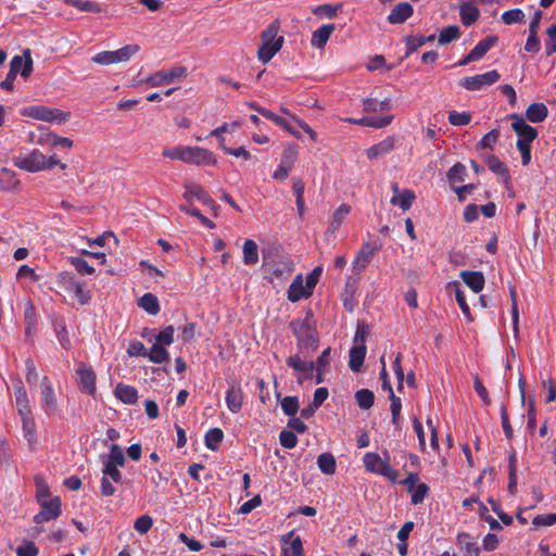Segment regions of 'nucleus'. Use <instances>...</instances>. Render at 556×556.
<instances>
[{"label": "nucleus", "instance_id": "nucleus-1", "mask_svg": "<svg viewBox=\"0 0 556 556\" xmlns=\"http://www.w3.org/2000/svg\"><path fill=\"white\" fill-rule=\"evenodd\" d=\"M278 33L279 23L275 21L261 35L262 45L258 48L257 56L264 64L268 63L283 46L285 38L279 36Z\"/></svg>", "mask_w": 556, "mask_h": 556}, {"label": "nucleus", "instance_id": "nucleus-2", "mask_svg": "<svg viewBox=\"0 0 556 556\" xmlns=\"http://www.w3.org/2000/svg\"><path fill=\"white\" fill-rule=\"evenodd\" d=\"M20 114L37 121L56 124L65 123L70 117V114L66 112L40 104L23 108L20 110Z\"/></svg>", "mask_w": 556, "mask_h": 556}, {"label": "nucleus", "instance_id": "nucleus-3", "mask_svg": "<svg viewBox=\"0 0 556 556\" xmlns=\"http://www.w3.org/2000/svg\"><path fill=\"white\" fill-rule=\"evenodd\" d=\"M363 464L367 471L382 476L395 483L397 480V471L393 469L388 459V453H386V458H382L379 454L374 452H368L363 457Z\"/></svg>", "mask_w": 556, "mask_h": 556}, {"label": "nucleus", "instance_id": "nucleus-4", "mask_svg": "<svg viewBox=\"0 0 556 556\" xmlns=\"http://www.w3.org/2000/svg\"><path fill=\"white\" fill-rule=\"evenodd\" d=\"M140 51L137 43H130L115 51H101L92 56V62L100 65H111L128 62Z\"/></svg>", "mask_w": 556, "mask_h": 556}, {"label": "nucleus", "instance_id": "nucleus-5", "mask_svg": "<svg viewBox=\"0 0 556 556\" xmlns=\"http://www.w3.org/2000/svg\"><path fill=\"white\" fill-rule=\"evenodd\" d=\"M291 328L296 337L298 346L302 349H316L318 334L316 329L307 320L296 319L291 323Z\"/></svg>", "mask_w": 556, "mask_h": 556}, {"label": "nucleus", "instance_id": "nucleus-6", "mask_svg": "<svg viewBox=\"0 0 556 556\" xmlns=\"http://www.w3.org/2000/svg\"><path fill=\"white\" fill-rule=\"evenodd\" d=\"M40 406L43 413L51 417L60 414L58 399L51 380L45 376L40 382Z\"/></svg>", "mask_w": 556, "mask_h": 556}, {"label": "nucleus", "instance_id": "nucleus-7", "mask_svg": "<svg viewBox=\"0 0 556 556\" xmlns=\"http://www.w3.org/2000/svg\"><path fill=\"white\" fill-rule=\"evenodd\" d=\"M45 154L38 149L21 153L14 157V165L29 173L45 170Z\"/></svg>", "mask_w": 556, "mask_h": 556}, {"label": "nucleus", "instance_id": "nucleus-8", "mask_svg": "<svg viewBox=\"0 0 556 556\" xmlns=\"http://www.w3.org/2000/svg\"><path fill=\"white\" fill-rule=\"evenodd\" d=\"M182 162L197 166L216 165L217 160L213 152L201 147L185 146Z\"/></svg>", "mask_w": 556, "mask_h": 556}, {"label": "nucleus", "instance_id": "nucleus-9", "mask_svg": "<svg viewBox=\"0 0 556 556\" xmlns=\"http://www.w3.org/2000/svg\"><path fill=\"white\" fill-rule=\"evenodd\" d=\"M500 78V73L496 70H493L480 75L465 77L462 79L459 85L467 90L478 91L495 84Z\"/></svg>", "mask_w": 556, "mask_h": 556}, {"label": "nucleus", "instance_id": "nucleus-10", "mask_svg": "<svg viewBox=\"0 0 556 556\" xmlns=\"http://www.w3.org/2000/svg\"><path fill=\"white\" fill-rule=\"evenodd\" d=\"M263 258L267 270L278 279L288 278L294 269L293 261L288 255H278L277 260L271 261L264 254Z\"/></svg>", "mask_w": 556, "mask_h": 556}, {"label": "nucleus", "instance_id": "nucleus-11", "mask_svg": "<svg viewBox=\"0 0 556 556\" xmlns=\"http://www.w3.org/2000/svg\"><path fill=\"white\" fill-rule=\"evenodd\" d=\"M187 75V70L184 66H175L167 71H159L151 74L144 83L150 87H160L163 85L172 84L177 79L185 77Z\"/></svg>", "mask_w": 556, "mask_h": 556}, {"label": "nucleus", "instance_id": "nucleus-12", "mask_svg": "<svg viewBox=\"0 0 556 556\" xmlns=\"http://www.w3.org/2000/svg\"><path fill=\"white\" fill-rule=\"evenodd\" d=\"M298 157V149L295 146H288L281 155L280 163L276 170L273 173V178L276 180L286 179L291 173L293 165Z\"/></svg>", "mask_w": 556, "mask_h": 556}, {"label": "nucleus", "instance_id": "nucleus-13", "mask_svg": "<svg viewBox=\"0 0 556 556\" xmlns=\"http://www.w3.org/2000/svg\"><path fill=\"white\" fill-rule=\"evenodd\" d=\"M40 511L35 515L36 523H43L56 519L61 514V501L59 497L39 500Z\"/></svg>", "mask_w": 556, "mask_h": 556}, {"label": "nucleus", "instance_id": "nucleus-14", "mask_svg": "<svg viewBox=\"0 0 556 556\" xmlns=\"http://www.w3.org/2000/svg\"><path fill=\"white\" fill-rule=\"evenodd\" d=\"M63 288L81 305L87 304L91 299L90 292L86 289L85 282L78 281L72 276L63 277Z\"/></svg>", "mask_w": 556, "mask_h": 556}, {"label": "nucleus", "instance_id": "nucleus-15", "mask_svg": "<svg viewBox=\"0 0 556 556\" xmlns=\"http://www.w3.org/2000/svg\"><path fill=\"white\" fill-rule=\"evenodd\" d=\"M227 383L226 405L231 413L237 414L240 412L243 404V390L240 381L236 379H230Z\"/></svg>", "mask_w": 556, "mask_h": 556}, {"label": "nucleus", "instance_id": "nucleus-16", "mask_svg": "<svg viewBox=\"0 0 556 556\" xmlns=\"http://www.w3.org/2000/svg\"><path fill=\"white\" fill-rule=\"evenodd\" d=\"M287 364L293 370L299 372V377L296 379L298 383L301 384L304 380L311 379L313 377V372L315 370L314 362H306L302 359L299 354H294L287 358Z\"/></svg>", "mask_w": 556, "mask_h": 556}, {"label": "nucleus", "instance_id": "nucleus-17", "mask_svg": "<svg viewBox=\"0 0 556 556\" xmlns=\"http://www.w3.org/2000/svg\"><path fill=\"white\" fill-rule=\"evenodd\" d=\"M76 375L81 390L93 395L96 392V374L91 366L79 363L76 367Z\"/></svg>", "mask_w": 556, "mask_h": 556}, {"label": "nucleus", "instance_id": "nucleus-18", "mask_svg": "<svg viewBox=\"0 0 556 556\" xmlns=\"http://www.w3.org/2000/svg\"><path fill=\"white\" fill-rule=\"evenodd\" d=\"M511 128L518 136V140L532 142L538 137L535 128L527 124L526 119L517 114H511Z\"/></svg>", "mask_w": 556, "mask_h": 556}, {"label": "nucleus", "instance_id": "nucleus-19", "mask_svg": "<svg viewBox=\"0 0 556 556\" xmlns=\"http://www.w3.org/2000/svg\"><path fill=\"white\" fill-rule=\"evenodd\" d=\"M33 71V60L30 50L26 49L23 55H15L10 62V72L17 75L18 73L23 77H28Z\"/></svg>", "mask_w": 556, "mask_h": 556}, {"label": "nucleus", "instance_id": "nucleus-20", "mask_svg": "<svg viewBox=\"0 0 556 556\" xmlns=\"http://www.w3.org/2000/svg\"><path fill=\"white\" fill-rule=\"evenodd\" d=\"M392 190L394 194L390 200L391 204L401 207L403 211H407L416 198L415 193L409 189L400 190L396 184L392 186Z\"/></svg>", "mask_w": 556, "mask_h": 556}, {"label": "nucleus", "instance_id": "nucleus-21", "mask_svg": "<svg viewBox=\"0 0 556 556\" xmlns=\"http://www.w3.org/2000/svg\"><path fill=\"white\" fill-rule=\"evenodd\" d=\"M395 143L396 138L394 136L387 137L377 144L370 147L366 151V155L369 160H375L380 156L387 155L395 148Z\"/></svg>", "mask_w": 556, "mask_h": 556}, {"label": "nucleus", "instance_id": "nucleus-22", "mask_svg": "<svg viewBox=\"0 0 556 556\" xmlns=\"http://www.w3.org/2000/svg\"><path fill=\"white\" fill-rule=\"evenodd\" d=\"M312 294V290L306 288V283H303L302 275H298L288 289V299L291 302H298L303 298H307Z\"/></svg>", "mask_w": 556, "mask_h": 556}, {"label": "nucleus", "instance_id": "nucleus-23", "mask_svg": "<svg viewBox=\"0 0 556 556\" xmlns=\"http://www.w3.org/2000/svg\"><path fill=\"white\" fill-rule=\"evenodd\" d=\"M457 545L463 556H479L480 554L477 542L469 533H459L457 535Z\"/></svg>", "mask_w": 556, "mask_h": 556}, {"label": "nucleus", "instance_id": "nucleus-24", "mask_svg": "<svg viewBox=\"0 0 556 556\" xmlns=\"http://www.w3.org/2000/svg\"><path fill=\"white\" fill-rule=\"evenodd\" d=\"M184 198L187 201L197 199L205 205H211L214 203L208 193L200 185L195 184H188L185 186Z\"/></svg>", "mask_w": 556, "mask_h": 556}, {"label": "nucleus", "instance_id": "nucleus-25", "mask_svg": "<svg viewBox=\"0 0 556 556\" xmlns=\"http://www.w3.org/2000/svg\"><path fill=\"white\" fill-rule=\"evenodd\" d=\"M413 7L408 2H401L396 4L388 16L390 24H401L409 18L413 14Z\"/></svg>", "mask_w": 556, "mask_h": 556}, {"label": "nucleus", "instance_id": "nucleus-26", "mask_svg": "<svg viewBox=\"0 0 556 556\" xmlns=\"http://www.w3.org/2000/svg\"><path fill=\"white\" fill-rule=\"evenodd\" d=\"M334 29V24H325L320 26L312 34L311 45L314 48L323 49Z\"/></svg>", "mask_w": 556, "mask_h": 556}, {"label": "nucleus", "instance_id": "nucleus-27", "mask_svg": "<svg viewBox=\"0 0 556 556\" xmlns=\"http://www.w3.org/2000/svg\"><path fill=\"white\" fill-rule=\"evenodd\" d=\"M393 119L392 115L386 116V117H362V118H345V122L350 124L366 126V127H372V128H383L388 126Z\"/></svg>", "mask_w": 556, "mask_h": 556}, {"label": "nucleus", "instance_id": "nucleus-28", "mask_svg": "<svg viewBox=\"0 0 556 556\" xmlns=\"http://www.w3.org/2000/svg\"><path fill=\"white\" fill-rule=\"evenodd\" d=\"M460 278L475 293H479L483 290L484 276L482 273L463 270L460 273Z\"/></svg>", "mask_w": 556, "mask_h": 556}, {"label": "nucleus", "instance_id": "nucleus-29", "mask_svg": "<svg viewBox=\"0 0 556 556\" xmlns=\"http://www.w3.org/2000/svg\"><path fill=\"white\" fill-rule=\"evenodd\" d=\"M114 394L121 402L128 405L135 404L138 400L137 389L124 383L116 386Z\"/></svg>", "mask_w": 556, "mask_h": 556}, {"label": "nucleus", "instance_id": "nucleus-30", "mask_svg": "<svg viewBox=\"0 0 556 556\" xmlns=\"http://www.w3.org/2000/svg\"><path fill=\"white\" fill-rule=\"evenodd\" d=\"M21 420H22L23 437L27 441L29 447L31 450H34L37 444V441H38L35 420L31 416L22 417Z\"/></svg>", "mask_w": 556, "mask_h": 556}, {"label": "nucleus", "instance_id": "nucleus-31", "mask_svg": "<svg viewBox=\"0 0 556 556\" xmlns=\"http://www.w3.org/2000/svg\"><path fill=\"white\" fill-rule=\"evenodd\" d=\"M366 355V346L365 344H356L350 351V362L349 366L352 371H359L363 366L364 359Z\"/></svg>", "mask_w": 556, "mask_h": 556}, {"label": "nucleus", "instance_id": "nucleus-32", "mask_svg": "<svg viewBox=\"0 0 556 556\" xmlns=\"http://www.w3.org/2000/svg\"><path fill=\"white\" fill-rule=\"evenodd\" d=\"M460 21L465 26L472 25L480 16L479 9L470 3H464L459 8Z\"/></svg>", "mask_w": 556, "mask_h": 556}, {"label": "nucleus", "instance_id": "nucleus-33", "mask_svg": "<svg viewBox=\"0 0 556 556\" xmlns=\"http://www.w3.org/2000/svg\"><path fill=\"white\" fill-rule=\"evenodd\" d=\"M243 263L245 265H255L258 262V248L255 241L247 239L242 248Z\"/></svg>", "mask_w": 556, "mask_h": 556}, {"label": "nucleus", "instance_id": "nucleus-34", "mask_svg": "<svg viewBox=\"0 0 556 556\" xmlns=\"http://www.w3.org/2000/svg\"><path fill=\"white\" fill-rule=\"evenodd\" d=\"M548 110L544 103H532L526 111V116L531 123H541L547 116Z\"/></svg>", "mask_w": 556, "mask_h": 556}, {"label": "nucleus", "instance_id": "nucleus-35", "mask_svg": "<svg viewBox=\"0 0 556 556\" xmlns=\"http://www.w3.org/2000/svg\"><path fill=\"white\" fill-rule=\"evenodd\" d=\"M147 358L154 364H163L169 358V353L162 344L154 342L152 348L148 350Z\"/></svg>", "mask_w": 556, "mask_h": 556}, {"label": "nucleus", "instance_id": "nucleus-36", "mask_svg": "<svg viewBox=\"0 0 556 556\" xmlns=\"http://www.w3.org/2000/svg\"><path fill=\"white\" fill-rule=\"evenodd\" d=\"M497 38L495 36H490L481 41H479L476 47L470 51L471 58L476 61L482 59L488 51L495 45Z\"/></svg>", "mask_w": 556, "mask_h": 556}, {"label": "nucleus", "instance_id": "nucleus-37", "mask_svg": "<svg viewBox=\"0 0 556 556\" xmlns=\"http://www.w3.org/2000/svg\"><path fill=\"white\" fill-rule=\"evenodd\" d=\"M371 256L372 251L368 249V244L357 253L353 262V270L356 275H359L366 268L371 260Z\"/></svg>", "mask_w": 556, "mask_h": 556}, {"label": "nucleus", "instance_id": "nucleus-38", "mask_svg": "<svg viewBox=\"0 0 556 556\" xmlns=\"http://www.w3.org/2000/svg\"><path fill=\"white\" fill-rule=\"evenodd\" d=\"M139 306L151 315H156L160 312L159 300L152 293L143 294L139 300Z\"/></svg>", "mask_w": 556, "mask_h": 556}, {"label": "nucleus", "instance_id": "nucleus-39", "mask_svg": "<svg viewBox=\"0 0 556 556\" xmlns=\"http://www.w3.org/2000/svg\"><path fill=\"white\" fill-rule=\"evenodd\" d=\"M318 468L323 473L332 475L336 471V459L330 453H323L317 458Z\"/></svg>", "mask_w": 556, "mask_h": 556}, {"label": "nucleus", "instance_id": "nucleus-40", "mask_svg": "<svg viewBox=\"0 0 556 556\" xmlns=\"http://www.w3.org/2000/svg\"><path fill=\"white\" fill-rule=\"evenodd\" d=\"M125 455L122 447L117 444H112L110 453L106 456H102V462L111 463L123 467L125 465Z\"/></svg>", "mask_w": 556, "mask_h": 556}, {"label": "nucleus", "instance_id": "nucleus-41", "mask_svg": "<svg viewBox=\"0 0 556 556\" xmlns=\"http://www.w3.org/2000/svg\"><path fill=\"white\" fill-rule=\"evenodd\" d=\"M434 40V35H430V36H408L406 37L405 39V43H406V55H409L412 54L413 52H415L419 47L424 46L425 43L427 42H430Z\"/></svg>", "mask_w": 556, "mask_h": 556}, {"label": "nucleus", "instance_id": "nucleus-42", "mask_svg": "<svg viewBox=\"0 0 556 556\" xmlns=\"http://www.w3.org/2000/svg\"><path fill=\"white\" fill-rule=\"evenodd\" d=\"M223 438L224 433L219 428L210 429L204 438L205 446L211 451H216Z\"/></svg>", "mask_w": 556, "mask_h": 556}, {"label": "nucleus", "instance_id": "nucleus-43", "mask_svg": "<svg viewBox=\"0 0 556 556\" xmlns=\"http://www.w3.org/2000/svg\"><path fill=\"white\" fill-rule=\"evenodd\" d=\"M355 400L359 408L369 409L375 402V394L368 389H361L355 393Z\"/></svg>", "mask_w": 556, "mask_h": 556}, {"label": "nucleus", "instance_id": "nucleus-44", "mask_svg": "<svg viewBox=\"0 0 556 556\" xmlns=\"http://www.w3.org/2000/svg\"><path fill=\"white\" fill-rule=\"evenodd\" d=\"M460 29L458 26H447L443 28L439 34V43L440 45H447L460 37Z\"/></svg>", "mask_w": 556, "mask_h": 556}, {"label": "nucleus", "instance_id": "nucleus-45", "mask_svg": "<svg viewBox=\"0 0 556 556\" xmlns=\"http://www.w3.org/2000/svg\"><path fill=\"white\" fill-rule=\"evenodd\" d=\"M363 108L367 112H378L384 110H391L392 104L390 99H384L382 101H377L375 99H366L363 102Z\"/></svg>", "mask_w": 556, "mask_h": 556}, {"label": "nucleus", "instance_id": "nucleus-46", "mask_svg": "<svg viewBox=\"0 0 556 556\" xmlns=\"http://www.w3.org/2000/svg\"><path fill=\"white\" fill-rule=\"evenodd\" d=\"M303 542L300 536L292 539L291 544L281 547V556H303Z\"/></svg>", "mask_w": 556, "mask_h": 556}, {"label": "nucleus", "instance_id": "nucleus-47", "mask_svg": "<svg viewBox=\"0 0 556 556\" xmlns=\"http://www.w3.org/2000/svg\"><path fill=\"white\" fill-rule=\"evenodd\" d=\"M174 336L175 328L174 326L169 325L162 329L159 333L154 334L153 339L156 343L167 346L174 343Z\"/></svg>", "mask_w": 556, "mask_h": 556}, {"label": "nucleus", "instance_id": "nucleus-48", "mask_svg": "<svg viewBox=\"0 0 556 556\" xmlns=\"http://www.w3.org/2000/svg\"><path fill=\"white\" fill-rule=\"evenodd\" d=\"M525 17L526 15L520 9L508 10L502 14V21L506 25L523 23Z\"/></svg>", "mask_w": 556, "mask_h": 556}, {"label": "nucleus", "instance_id": "nucleus-49", "mask_svg": "<svg viewBox=\"0 0 556 556\" xmlns=\"http://www.w3.org/2000/svg\"><path fill=\"white\" fill-rule=\"evenodd\" d=\"M389 392H390V400H391V414H392V424L397 426L402 409V402L401 399L395 396L391 386H389Z\"/></svg>", "mask_w": 556, "mask_h": 556}, {"label": "nucleus", "instance_id": "nucleus-50", "mask_svg": "<svg viewBox=\"0 0 556 556\" xmlns=\"http://www.w3.org/2000/svg\"><path fill=\"white\" fill-rule=\"evenodd\" d=\"M281 409L287 416H294L299 410V400L296 396H286L280 402Z\"/></svg>", "mask_w": 556, "mask_h": 556}, {"label": "nucleus", "instance_id": "nucleus-51", "mask_svg": "<svg viewBox=\"0 0 556 556\" xmlns=\"http://www.w3.org/2000/svg\"><path fill=\"white\" fill-rule=\"evenodd\" d=\"M102 477L110 478L112 481L116 483L122 482V472L118 469V465H113L111 463L102 462Z\"/></svg>", "mask_w": 556, "mask_h": 556}, {"label": "nucleus", "instance_id": "nucleus-52", "mask_svg": "<svg viewBox=\"0 0 556 556\" xmlns=\"http://www.w3.org/2000/svg\"><path fill=\"white\" fill-rule=\"evenodd\" d=\"M24 319L26 323V331H27V333H29L31 331V329L36 326L35 307H34V304L31 303V301H29V300L25 303Z\"/></svg>", "mask_w": 556, "mask_h": 556}, {"label": "nucleus", "instance_id": "nucleus-53", "mask_svg": "<svg viewBox=\"0 0 556 556\" xmlns=\"http://www.w3.org/2000/svg\"><path fill=\"white\" fill-rule=\"evenodd\" d=\"M341 5L321 4L313 9V14L319 17L332 18L337 15Z\"/></svg>", "mask_w": 556, "mask_h": 556}, {"label": "nucleus", "instance_id": "nucleus-54", "mask_svg": "<svg viewBox=\"0 0 556 556\" xmlns=\"http://www.w3.org/2000/svg\"><path fill=\"white\" fill-rule=\"evenodd\" d=\"M451 286L455 288V300H456L458 306L460 307L463 314L469 318L470 317V308L466 302L465 293L459 288V283L454 281L453 283H451Z\"/></svg>", "mask_w": 556, "mask_h": 556}, {"label": "nucleus", "instance_id": "nucleus-55", "mask_svg": "<svg viewBox=\"0 0 556 556\" xmlns=\"http://www.w3.org/2000/svg\"><path fill=\"white\" fill-rule=\"evenodd\" d=\"M180 211L186 212L187 214L197 217L202 225L205 227L213 229L215 228V224L208 219L207 217L203 216L200 211L195 207L187 206V205H180Z\"/></svg>", "mask_w": 556, "mask_h": 556}, {"label": "nucleus", "instance_id": "nucleus-56", "mask_svg": "<svg viewBox=\"0 0 556 556\" xmlns=\"http://www.w3.org/2000/svg\"><path fill=\"white\" fill-rule=\"evenodd\" d=\"M466 167L465 165L457 163L452 166L447 173V178L451 182H462L465 180Z\"/></svg>", "mask_w": 556, "mask_h": 556}, {"label": "nucleus", "instance_id": "nucleus-57", "mask_svg": "<svg viewBox=\"0 0 556 556\" xmlns=\"http://www.w3.org/2000/svg\"><path fill=\"white\" fill-rule=\"evenodd\" d=\"M153 526V519L149 515H142L136 519L134 528L140 534H146Z\"/></svg>", "mask_w": 556, "mask_h": 556}, {"label": "nucleus", "instance_id": "nucleus-58", "mask_svg": "<svg viewBox=\"0 0 556 556\" xmlns=\"http://www.w3.org/2000/svg\"><path fill=\"white\" fill-rule=\"evenodd\" d=\"M351 207L348 204H341L333 214V220L331 223L332 230L338 229L343 223L345 216L350 213Z\"/></svg>", "mask_w": 556, "mask_h": 556}, {"label": "nucleus", "instance_id": "nucleus-59", "mask_svg": "<svg viewBox=\"0 0 556 556\" xmlns=\"http://www.w3.org/2000/svg\"><path fill=\"white\" fill-rule=\"evenodd\" d=\"M471 121V115L468 112H450L448 122L454 126H465Z\"/></svg>", "mask_w": 556, "mask_h": 556}, {"label": "nucleus", "instance_id": "nucleus-60", "mask_svg": "<svg viewBox=\"0 0 556 556\" xmlns=\"http://www.w3.org/2000/svg\"><path fill=\"white\" fill-rule=\"evenodd\" d=\"M15 403L21 418L31 416V408L27 394L23 396H16Z\"/></svg>", "mask_w": 556, "mask_h": 556}, {"label": "nucleus", "instance_id": "nucleus-61", "mask_svg": "<svg viewBox=\"0 0 556 556\" xmlns=\"http://www.w3.org/2000/svg\"><path fill=\"white\" fill-rule=\"evenodd\" d=\"M279 441L285 448L289 450L295 447L298 444L296 435L290 430H282L279 434Z\"/></svg>", "mask_w": 556, "mask_h": 556}, {"label": "nucleus", "instance_id": "nucleus-62", "mask_svg": "<svg viewBox=\"0 0 556 556\" xmlns=\"http://www.w3.org/2000/svg\"><path fill=\"white\" fill-rule=\"evenodd\" d=\"M429 488L426 483H419L412 492V503L414 505L421 504L427 496Z\"/></svg>", "mask_w": 556, "mask_h": 556}, {"label": "nucleus", "instance_id": "nucleus-63", "mask_svg": "<svg viewBox=\"0 0 556 556\" xmlns=\"http://www.w3.org/2000/svg\"><path fill=\"white\" fill-rule=\"evenodd\" d=\"M535 527H551L556 525V513L548 515H538L532 520Z\"/></svg>", "mask_w": 556, "mask_h": 556}, {"label": "nucleus", "instance_id": "nucleus-64", "mask_svg": "<svg viewBox=\"0 0 556 556\" xmlns=\"http://www.w3.org/2000/svg\"><path fill=\"white\" fill-rule=\"evenodd\" d=\"M38 552L34 542H24L22 545L17 546L15 551L17 556H37Z\"/></svg>", "mask_w": 556, "mask_h": 556}]
</instances>
